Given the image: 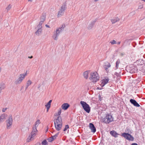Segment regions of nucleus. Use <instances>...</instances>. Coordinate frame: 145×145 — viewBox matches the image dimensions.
I'll use <instances>...</instances> for the list:
<instances>
[{
    "label": "nucleus",
    "mask_w": 145,
    "mask_h": 145,
    "mask_svg": "<svg viewBox=\"0 0 145 145\" xmlns=\"http://www.w3.org/2000/svg\"><path fill=\"white\" fill-rule=\"evenodd\" d=\"M43 23V22H42V21H40L39 22V24L37 26V28H38L42 29V25Z\"/></svg>",
    "instance_id": "bb28decb"
},
{
    "label": "nucleus",
    "mask_w": 145,
    "mask_h": 145,
    "mask_svg": "<svg viewBox=\"0 0 145 145\" xmlns=\"http://www.w3.org/2000/svg\"><path fill=\"white\" fill-rule=\"evenodd\" d=\"M61 109L60 108L58 112V114L57 115L59 116H59L61 114Z\"/></svg>",
    "instance_id": "58836bf2"
},
{
    "label": "nucleus",
    "mask_w": 145,
    "mask_h": 145,
    "mask_svg": "<svg viewBox=\"0 0 145 145\" xmlns=\"http://www.w3.org/2000/svg\"><path fill=\"white\" fill-rule=\"evenodd\" d=\"M110 43L112 44H116V42L115 40H113L111 41Z\"/></svg>",
    "instance_id": "c9c22d12"
},
{
    "label": "nucleus",
    "mask_w": 145,
    "mask_h": 145,
    "mask_svg": "<svg viewBox=\"0 0 145 145\" xmlns=\"http://www.w3.org/2000/svg\"><path fill=\"white\" fill-rule=\"evenodd\" d=\"M46 108L47 110H49L50 108L46 107Z\"/></svg>",
    "instance_id": "49530a36"
},
{
    "label": "nucleus",
    "mask_w": 145,
    "mask_h": 145,
    "mask_svg": "<svg viewBox=\"0 0 145 145\" xmlns=\"http://www.w3.org/2000/svg\"><path fill=\"white\" fill-rule=\"evenodd\" d=\"M69 128V125H66L65 126V127L64 129L63 130V131H66L67 129Z\"/></svg>",
    "instance_id": "f704fd0d"
},
{
    "label": "nucleus",
    "mask_w": 145,
    "mask_h": 145,
    "mask_svg": "<svg viewBox=\"0 0 145 145\" xmlns=\"http://www.w3.org/2000/svg\"><path fill=\"white\" fill-rule=\"evenodd\" d=\"M120 19L118 17L114 18L113 19L111 20V21L112 24H114L116 22L119 21L120 20Z\"/></svg>",
    "instance_id": "6ab92c4d"
},
{
    "label": "nucleus",
    "mask_w": 145,
    "mask_h": 145,
    "mask_svg": "<svg viewBox=\"0 0 145 145\" xmlns=\"http://www.w3.org/2000/svg\"><path fill=\"white\" fill-rule=\"evenodd\" d=\"M40 123V121L39 120H38L35 123L34 126V127L37 128L39 124Z\"/></svg>",
    "instance_id": "393cba45"
},
{
    "label": "nucleus",
    "mask_w": 145,
    "mask_h": 145,
    "mask_svg": "<svg viewBox=\"0 0 145 145\" xmlns=\"http://www.w3.org/2000/svg\"><path fill=\"white\" fill-rule=\"evenodd\" d=\"M140 8H142V7H140Z\"/></svg>",
    "instance_id": "4d7b16f0"
},
{
    "label": "nucleus",
    "mask_w": 145,
    "mask_h": 145,
    "mask_svg": "<svg viewBox=\"0 0 145 145\" xmlns=\"http://www.w3.org/2000/svg\"><path fill=\"white\" fill-rule=\"evenodd\" d=\"M120 63V61L119 59H118L116 62V69H117L118 68L119 65Z\"/></svg>",
    "instance_id": "cd10ccee"
},
{
    "label": "nucleus",
    "mask_w": 145,
    "mask_h": 145,
    "mask_svg": "<svg viewBox=\"0 0 145 145\" xmlns=\"http://www.w3.org/2000/svg\"><path fill=\"white\" fill-rule=\"evenodd\" d=\"M95 22L96 21H93L89 24L88 27V29H90L92 28L95 24Z\"/></svg>",
    "instance_id": "aec40b11"
},
{
    "label": "nucleus",
    "mask_w": 145,
    "mask_h": 145,
    "mask_svg": "<svg viewBox=\"0 0 145 145\" xmlns=\"http://www.w3.org/2000/svg\"><path fill=\"white\" fill-rule=\"evenodd\" d=\"M48 129H47V130H46V131H48Z\"/></svg>",
    "instance_id": "603ef678"
},
{
    "label": "nucleus",
    "mask_w": 145,
    "mask_h": 145,
    "mask_svg": "<svg viewBox=\"0 0 145 145\" xmlns=\"http://www.w3.org/2000/svg\"><path fill=\"white\" fill-rule=\"evenodd\" d=\"M37 131H38L37 130V128L33 127L31 133L32 137H34L36 135Z\"/></svg>",
    "instance_id": "ddd939ff"
},
{
    "label": "nucleus",
    "mask_w": 145,
    "mask_h": 145,
    "mask_svg": "<svg viewBox=\"0 0 145 145\" xmlns=\"http://www.w3.org/2000/svg\"><path fill=\"white\" fill-rule=\"evenodd\" d=\"M33 57V56H30V57H29H29H28V58H30V59H31V58H32Z\"/></svg>",
    "instance_id": "c03bdc74"
},
{
    "label": "nucleus",
    "mask_w": 145,
    "mask_h": 145,
    "mask_svg": "<svg viewBox=\"0 0 145 145\" xmlns=\"http://www.w3.org/2000/svg\"><path fill=\"white\" fill-rule=\"evenodd\" d=\"M130 103L133 104L134 106L139 107L140 106V105L135 100L131 99L130 100Z\"/></svg>",
    "instance_id": "4468645a"
},
{
    "label": "nucleus",
    "mask_w": 145,
    "mask_h": 145,
    "mask_svg": "<svg viewBox=\"0 0 145 145\" xmlns=\"http://www.w3.org/2000/svg\"><path fill=\"white\" fill-rule=\"evenodd\" d=\"M33 137H32V135H30L29 136L27 139V141L28 142H29L30 140Z\"/></svg>",
    "instance_id": "2f4dec72"
},
{
    "label": "nucleus",
    "mask_w": 145,
    "mask_h": 145,
    "mask_svg": "<svg viewBox=\"0 0 145 145\" xmlns=\"http://www.w3.org/2000/svg\"><path fill=\"white\" fill-rule=\"evenodd\" d=\"M89 127L90 129L91 130V131L93 133H95L96 132V129L94 126V125L92 123H90L89 124Z\"/></svg>",
    "instance_id": "2eb2a0df"
},
{
    "label": "nucleus",
    "mask_w": 145,
    "mask_h": 145,
    "mask_svg": "<svg viewBox=\"0 0 145 145\" xmlns=\"http://www.w3.org/2000/svg\"><path fill=\"white\" fill-rule=\"evenodd\" d=\"M45 106L46 107L50 108L51 105L48 103H47V104L45 105Z\"/></svg>",
    "instance_id": "4c0bfd02"
},
{
    "label": "nucleus",
    "mask_w": 145,
    "mask_h": 145,
    "mask_svg": "<svg viewBox=\"0 0 145 145\" xmlns=\"http://www.w3.org/2000/svg\"><path fill=\"white\" fill-rule=\"evenodd\" d=\"M54 124H62V121L61 117V116H59L57 118L54 120Z\"/></svg>",
    "instance_id": "9d476101"
},
{
    "label": "nucleus",
    "mask_w": 145,
    "mask_h": 145,
    "mask_svg": "<svg viewBox=\"0 0 145 145\" xmlns=\"http://www.w3.org/2000/svg\"><path fill=\"white\" fill-rule=\"evenodd\" d=\"M7 115L3 114L0 116V123L5 120L7 117Z\"/></svg>",
    "instance_id": "dca6fc26"
},
{
    "label": "nucleus",
    "mask_w": 145,
    "mask_h": 145,
    "mask_svg": "<svg viewBox=\"0 0 145 145\" xmlns=\"http://www.w3.org/2000/svg\"><path fill=\"white\" fill-rule=\"evenodd\" d=\"M27 71L25 73L21 74L20 75V76L15 82V83L16 84H21L23 80L25 78V77L27 75Z\"/></svg>",
    "instance_id": "20e7f679"
},
{
    "label": "nucleus",
    "mask_w": 145,
    "mask_h": 145,
    "mask_svg": "<svg viewBox=\"0 0 145 145\" xmlns=\"http://www.w3.org/2000/svg\"><path fill=\"white\" fill-rule=\"evenodd\" d=\"M46 18V16L44 15H42L40 18V21H42V22H44V21L45 20Z\"/></svg>",
    "instance_id": "a878e982"
},
{
    "label": "nucleus",
    "mask_w": 145,
    "mask_h": 145,
    "mask_svg": "<svg viewBox=\"0 0 145 145\" xmlns=\"http://www.w3.org/2000/svg\"><path fill=\"white\" fill-rule=\"evenodd\" d=\"M12 115H10L9 116L8 119L6 121L7 128V129H9L10 128V126L12 124Z\"/></svg>",
    "instance_id": "0eeeda50"
},
{
    "label": "nucleus",
    "mask_w": 145,
    "mask_h": 145,
    "mask_svg": "<svg viewBox=\"0 0 145 145\" xmlns=\"http://www.w3.org/2000/svg\"><path fill=\"white\" fill-rule=\"evenodd\" d=\"M114 75H116L117 77H120V73H118L117 72H115L114 73Z\"/></svg>",
    "instance_id": "e433bc0d"
},
{
    "label": "nucleus",
    "mask_w": 145,
    "mask_h": 145,
    "mask_svg": "<svg viewBox=\"0 0 145 145\" xmlns=\"http://www.w3.org/2000/svg\"><path fill=\"white\" fill-rule=\"evenodd\" d=\"M113 120V118L110 114H106L105 117L103 119V122L106 123H109Z\"/></svg>",
    "instance_id": "423d86ee"
},
{
    "label": "nucleus",
    "mask_w": 145,
    "mask_h": 145,
    "mask_svg": "<svg viewBox=\"0 0 145 145\" xmlns=\"http://www.w3.org/2000/svg\"><path fill=\"white\" fill-rule=\"evenodd\" d=\"M42 29L38 28L37 30L35 33L36 35L39 36L42 33Z\"/></svg>",
    "instance_id": "412c9836"
},
{
    "label": "nucleus",
    "mask_w": 145,
    "mask_h": 145,
    "mask_svg": "<svg viewBox=\"0 0 145 145\" xmlns=\"http://www.w3.org/2000/svg\"><path fill=\"white\" fill-rule=\"evenodd\" d=\"M99 77L97 72H91L90 74L89 79L93 82H95L99 80Z\"/></svg>",
    "instance_id": "f03ea898"
},
{
    "label": "nucleus",
    "mask_w": 145,
    "mask_h": 145,
    "mask_svg": "<svg viewBox=\"0 0 145 145\" xmlns=\"http://www.w3.org/2000/svg\"><path fill=\"white\" fill-rule=\"evenodd\" d=\"M52 102V100H50L49 101L48 103H49V104H50L51 105Z\"/></svg>",
    "instance_id": "79ce46f5"
},
{
    "label": "nucleus",
    "mask_w": 145,
    "mask_h": 145,
    "mask_svg": "<svg viewBox=\"0 0 145 145\" xmlns=\"http://www.w3.org/2000/svg\"><path fill=\"white\" fill-rule=\"evenodd\" d=\"M67 8V5L65 3H64L59 8L57 15L58 18H59L63 16Z\"/></svg>",
    "instance_id": "7ed1b4c3"
},
{
    "label": "nucleus",
    "mask_w": 145,
    "mask_h": 145,
    "mask_svg": "<svg viewBox=\"0 0 145 145\" xmlns=\"http://www.w3.org/2000/svg\"><path fill=\"white\" fill-rule=\"evenodd\" d=\"M65 24H63L60 27L57 28L55 31H54V33L52 36V38L55 40H57L58 37L59 36L60 32L62 31L65 27Z\"/></svg>",
    "instance_id": "f257e3e1"
},
{
    "label": "nucleus",
    "mask_w": 145,
    "mask_h": 145,
    "mask_svg": "<svg viewBox=\"0 0 145 145\" xmlns=\"http://www.w3.org/2000/svg\"><path fill=\"white\" fill-rule=\"evenodd\" d=\"M55 128L57 131H59L61 129L62 124H54Z\"/></svg>",
    "instance_id": "a211bd4d"
},
{
    "label": "nucleus",
    "mask_w": 145,
    "mask_h": 145,
    "mask_svg": "<svg viewBox=\"0 0 145 145\" xmlns=\"http://www.w3.org/2000/svg\"><path fill=\"white\" fill-rule=\"evenodd\" d=\"M131 145H138V144L136 143H132Z\"/></svg>",
    "instance_id": "a19ab883"
},
{
    "label": "nucleus",
    "mask_w": 145,
    "mask_h": 145,
    "mask_svg": "<svg viewBox=\"0 0 145 145\" xmlns=\"http://www.w3.org/2000/svg\"><path fill=\"white\" fill-rule=\"evenodd\" d=\"M70 105L67 103H65L63 104L61 106L62 109L66 110L69 107Z\"/></svg>",
    "instance_id": "f3484780"
},
{
    "label": "nucleus",
    "mask_w": 145,
    "mask_h": 145,
    "mask_svg": "<svg viewBox=\"0 0 145 145\" xmlns=\"http://www.w3.org/2000/svg\"><path fill=\"white\" fill-rule=\"evenodd\" d=\"M120 43H121V42H118V43H117V44H120Z\"/></svg>",
    "instance_id": "a18cd8bd"
},
{
    "label": "nucleus",
    "mask_w": 145,
    "mask_h": 145,
    "mask_svg": "<svg viewBox=\"0 0 145 145\" xmlns=\"http://www.w3.org/2000/svg\"><path fill=\"white\" fill-rule=\"evenodd\" d=\"M128 138H130V137L129 136H128Z\"/></svg>",
    "instance_id": "6e6d98bb"
},
{
    "label": "nucleus",
    "mask_w": 145,
    "mask_h": 145,
    "mask_svg": "<svg viewBox=\"0 0 145 145\" xmlns=\"http://www.w3.org/2000/svg\"><path fill=\"white\" fill-rule=\"evenodd\" d=\"M80 103L82 105L84 110L87 113H89L90 111V107L89 105L86 102L81 101Z\"/></svg>",
    "instance_id": "39448f33"
},
{
    "label": "nucleus",
    "mask_w": 145,
    "mask_h": 145,
    "mask_svg": "<svg viewBox=\"0 0 145 145\" xmlns=\"http://www.w3.org/2000/svg\"><path fill=\"white\" fill-rule=\"evenodd\" d=\"M5 87L4 85H1L0 86V93L1 92L2 89H4Z\"/></svg>",
    "instance_id": "7c9ffc66"
},
{
    "label": "nucleus",
    "mask_w": 145,
    "mask_h": 145,
    "mask_svg": "<svg viewBox=\"0 0 145 145\" xmlns=\"http://www.w3.org/2000/svg\"><path fill=\"white\" fill-rule=\"evenodd\" d=\"M48 140L49 142H52L54 140V138L52 137L48 139Z\"/></svg>",
    "instance_id": "473e14b6"
},
{
    "label": "nucleus",
    "mask_w": 145,
    "mask_h": 145,
    "mask_svg": "<svg viewBox=\"0 0 145 145\" xmlns=\"http://www.w3.org/2000/svg\"><path fill=\"white\" fill-rule=\"evenodd\" d=\"M109 79L107 77H106L105 78L102 80L101 84L102 86H104L108 82Z\"/></svg>",
    "instance_id": "9b49d317"
},
{
    "label": "nucleus",
    "mask_w": 145,
    "mask_h": 145,
    "mask_svg": "<svg viewBox=\"0 0 145 145\" xmlns=\"http://www.w3.org/2000/svg\"><path fill=\"white\" fill-rule=\"evenodd\" d=\"M42 144L43 145H48V144L47 141L45 140L42 142Z\"/></svg>",
    "instance_id": "c85d7f7f"
},
{
    "label": "nucleus",
    "mask_w": 145,
    "mask_h": 145,
    "mask_svg": "<svg viewBox=\"0 0 145 145\" xmlns=\"http://www.w3.org/2000/svg\"><path fill=\"white\" fill-rule=\"evenodd\" d=\"M59 133H57L55 134V135H54V136H52V137H53V138H54V140L56 138V137L58 136V135Z\"/></svg>",
    "instance_id": "72a5a7b5"
},
{
    "label": "nucleus",
    "mask_w": 145,
    "mask_h": 145,
    "mask_svg": "<svg viewBox=\"0 0 145 145\" xmlns=\"http://www.w3.org/2000/svg\"><path fill=\"white\" fill-rule=\"evenodd\" d=\"M138 69L136 67H133L130 68L129 69V72L131 73H135L137 72Z\"/></svg>",
    "instance_id": "f8f14e48"
},
{
    "label": "nucleus",
    "mask_w": 145,
    "mask_h": 145,
    "mask_svg": "<svg viewBox=\"0 0 145 145\" xmlns=\"http://www.w3.org/2000/svg\"><path fill=\"white\" fill-rule=\"evenodd\" d=\"M31 0H28V1H31Z\"/></svg>",
    "instance_id": "5fc2aeb1"
},
{
    "label": "nucleus",
    "mask_w": 145,
    "mask_h": 145,
    "mask_svg": "<svg viewBox=\"0 0 145 145\" xmlns=\"http://www.w3.org/2000/svg\"><path fill=\"white\" fill-rule=\"evenodd\" d=\"M142 1H144L145 2V0H142Z\"/></svg>",
    "instance_id": "8fccbe9b"
},
{
    "label": "nucleus",
    "mask_w": 145,
    "mask_h": 145,
    "mask_svg": "<svg viewBox=\"0 0 145 145\" xmlns=\"http://www.w3.org/2000/svg\"><path fill=\"white\" fill-rule=\"evenodd\" d=\"M32 83V82L30 80H28L26 83V85L25 86V90L27 89L28 86H30Z\"/></svg>",
    "instance_id": "5701e85b"
},
{
    "label": "nucleus",
    "mask_w": 145,
    "mask_h": 145,
    "mask_svg": "<svg viewBox=\"0 0 145 145\" xmlns=\"http://www.w3.org/2000/svg\"><path fill=\"white\" fill-rule=\"evenodd\" d=\"M11 8V5L9 4L6 8V10H7V12H8Z\"/></svg>",
    "instance_id": "c756f323"
},
{
    "label": "nucleus",
    "mask_w": 145,
    "mask_h": 145,
    "mask_svg": "<svg viewBox=\"0 0 145 145\" xmlns=\"http://www.w3.org/2000/svg\"><path fill=\"white\" fill-rule=\"evenodd\" d=\"M45 26L47 27H50L47 24Z\"/></svg>",
    "instance_id": "37998d69"
},
{
    "label": "nucleus",
    "mask_w": 145,
    "mask_h": 145,
    "mask_svg": "<svg viewBox=\"0 0 145 145\" xmlns=\"http://www.w3.org/2000/svg\"><path fill=\"white\" fill-rule=\"evenodd\" d=\"M140 8H142V7H140Z\"/></svg>",
    "instance_id": "13d9d810"
},
{
    "label": "nucleus",
    "mask_w": 145,
    "mask_h": 145,
    "mask_svg": "<svg viewBox=\"0 0 145 145\" xmlns=\"http://www.w3.org/2000/svg\"><path fill=\"white\" fill-rule=\"evenodd\" d=\"M40 144L39 143V144L38 145V144H37L36 145H40Z\"/></svg>",
    "instance_id": "09e8293b"
},
{
    "label": "nucleus",
    "mask_w": 145,
    "mask_h": 145,
    "mask_svg": "<svg viewBox=\"0 0 145 145\" xmlns=\"http://www.w3.org/2000/svg\"><path fill=\"white\" fill-rule=\"evenodd\" d=\"M121 136L129 140L133 141L134 140L133 137L128 133H123L122 134Z\"/></svg>",
    "instance_id": "6e6552de"
},
{
    "label": "nucleus",
    "mask_w": 145,
    "mask_h": 145,
    "mask_svg": "<svg viewBox=\"0 0 145 145\" xmlns=\"http://www.w3.org/2000/svg\"><path fill=\"white\" fill-rule=\"evenodd\" d=\"M110 133L112 136L115 137H117L118 135V134L116 131H111Z\"/></svg>",
    "instance_id": "4be33fe9"
},
{
    "label": "nucleus",
    "mask_w": 145,
    "mask_h": 145,
    "mask_svg": "<svg viewBox=\"0 0 145 145\" xmlns=\"http://www.w3.org/2000/svg\"><path fill=\"white\" fill-rule=\"evenodd\" d=\"M1 67H0V72H1Z\"/></svg>",
    "instance_id": "de8ad7c7"
},
{
    "label": "nucleus",
    "mask_w": 145,
    "mask_h": 145,
    "mask_svg": "<svg viewBox=\"0 0 145 145\" xmlns=\"http://www.w3.org/2000/svg\"><path fill=\"white\" fill-rule=\"evenodd\" d=\"M48 129H47V130H46V131H48Z\"/></svg>",
    "instance_id": "864d4df0"
},
{
    "label": "nucleus",
    "mask_w": 145,
    "mask_h": 145,
    "mask_svg": "<svg viewBox=\"0 0 145 145\" xmlns=\"http://www.w3.org/2000/svg\"><path fill=\"white\" fill-rule=\"evenodd\" d=\"M88 71H86L83 73V75L84 77L86 79L88 78Z\"/></svg>",
    "instance_id": "b1692460"
},
{
    "label": "nucleus",
    "mask_w": 145,
    "mask_h": 145,
    "mask_svg": "<svg viewBox=\"0 0 145 145\" xmlns=\"http://www.w3.org/2000/svg\"><path fill=\"white\" fill-rule=\"evenodd\" d=\"M48 110H47V112H48Z\"/></svg>",
    "instance_id": "3c124183"
},
{
    "label": "nucleus",
    "mask_w": 145,
    "mask_h": 145,
    "mask_svg": "<svg viewBox=\"0 0 145 145\" xmlns=\"http://www.w3.org/2000/svg\"><path fill=\"white\" fill-rule=\"evenodd\" d=\"M7 108H3L2 109V111L3 112H5L6 110H7Z\"/></svg>",
    "instance_id": "ea45409f"
},
{
    "label": "nucleus",
    "mask_w": 145,
    "mask_h": 145,
    "mask_svg": "<svg viewBox=\"0 0 145 145\" xmlns=\"http://www.w3.org/2000/svg\"><path fill=\"white\" fill-rule=\"evenodd\" d=\"M111 67V65L109 63L108 61H105L104 63L103 67L105 70L106 71L107 73L109 72V70L108 69Z\"/></svg>",
    "instance_id": "1a4fd4ad"
}]
</instances>
